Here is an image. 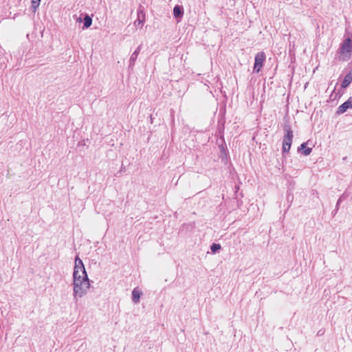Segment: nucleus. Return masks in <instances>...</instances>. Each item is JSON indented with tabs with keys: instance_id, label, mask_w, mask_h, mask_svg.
I'll return each instance as SVG.
<instances>
[{
	"instance_id": "nucleus-12",
	"label": "nucleus",
	"mask_w": 352,
	"mask_h": 352,
	"mask_svg": "<svg viewBox=\"0 0 352 352\" xmlns=\"http://www.w3.org/2000/svg\"><path fill=\"white\" fill-rule=\"evenodd\" d=\"M41 0H32V10L34 13H35L37 10L40 5Z\"/></svg>"
},
{
	"instance_id": "nucleus-16",
	"label": "nucleus",
	"mask_w": 352,
	"mask_h": 352,
	"mask_svg": "<svg viewBox=\"0 0 352 352\" xmlns=\"http://www.w3.org/2000/svg\"><path fill=\"white\" fill-rule=\"evenodd\" d=\"M138 23H142V21L139 20V21H138Z\"/></svg>"
},
{
	"instance_id": "nucleus-10",
	"label": "nucleus",
	"mask_w": 352,
	"mask_h": 352,
	"mask_svg": "<svg viewBox=\"0 0 352 352\" xmlns=\"http://www.w3.org/2000/svg\"><path fill=\"white\" fill-rule=\"evenodd\" d=\"M302 150V153L304 155L307 156L309 155L312 151L311 148H307V143L303 142L300 144V146L298 148V151Z\"/></svg>"
},
{
	"instance_id": "nucleus-4",
	"label": "nucleus",
	"mask_w": 352,
	"mask_h": 352,
	"mask_svg": "<svg viewBox=\"0 0 352 352\" xmlns=\"http://www.w3.org/2000/svg\"><path fill=\"white\" fill-rule=\"evenodd\" d=\"M265 60V54L263 52L257 53L254 58V65L253 71L255 73H258L263 67V63Z\"/></svg>"
},
{
	"instance_id": "nucleus-14",
	"label": "nucleus",
	"mask_w": 352,
	"mask_h": 352,
	"mask_svg": "<svg viewBox=\"0 0 352 352\" xmlns=\"http://www.w3.org/2000/svg\"><path fill=\"white\" fill-rule=\"evenodd\" d=\"M74 264H83L82 260L78 257V256H76Z\"/></svg>"
},
{
	"instance_id": "nucleus-5",
	"label": "nucleus",
	"mask_w": 352,
	"mask_h": 352,
	"mask_svg": "<svg viewBox=\"0 0 352 352\" xmlns=\"http://www.w3.org/2000/svg\"><path fill=\"white\" fill-rule=\"evenodd\" d=\"M349 109H352V97L342 103L337 109L336 113L340 115L346 112Z\"/></svg>"
},
{
	"instance_id": "nucleus-13",
	"label": "nucleus",
	"mask_w": 352,
	"mask_h": 352,
	"mask_svg": "<svg viewBox=\"0 0 352 352\" xmlns=\"http://www.w3.org/2000/svg\"><path fill=\"white\" fill-rule=\"evenodd\" d=\"M220 249H221V245L219 243H213L210 246V250L213 253L216 252L217 250H219Z\"/></svg>"
},
{
	"instance_id": "nucleus-2",
	"label": "nucleus",
	"mask_w": 352,
	"mask_h": 352,
	"mask_svg": "<svg viewBox=\"0 0 352 352\" xmlns=\"http://www.w3.org/2000/svg\"><path fill=\"white\" fill-rule=\"evenodd\" d=\"M285 134L283 140V153H288L290 150L293 139V131L289 124H285L283 127Z\"/></svg>"
},
{
	"instance_id": "nucleus-9",
	"label": "nucleus",
	"mask_w": 352,
	"mask_h": 352,
	"mask_svg": "<svg viewBox=\"0 0 352 352\" xmlns=\"http://www.w3.org/2000/svg\"><path fill=\"white\" fill-rule=\"evenodd\" d=\"M184 10L180 6H175L173 8V15L175 18H181L183 16Z\"/></svg>"
},
{
	"instance_id": "nucleus-6",
	"label": "nucleus",
	"mask_w": 352,
	"mask_h": 352,
	"mask_svg": "<svg viewBox=\"0 0 352 352\" xmlns=\"http://www.w3.org/2000/svg\"><path fill=\"white\" fill-rule=\"evenodd\" d=\"M142 45H140L136 50L133 52V53L131 54L130 59H129V67L130 69H132L133 67L135 65V61L138 58V56L142 50Z\"/></svg>"
},
{
	"instance_id": "nucleus-7",
	"label": "nucleus",
	"mask_w": 352,
	"mask_h": 352,
	"mask_svg": "<svg viewBox=\"0 0 352 352\" xmlns=\"http://www.w3.org/2000/svg\"><path fill=\"white\" fill-rule=\"evenodd\" d=\"M142 295V292L138 289V287H135L133 289L132 292V300L134 303L137 304L140 302V296Z\"/></svg>"
},
{
	"instance_id": "nucleus-15",
	"label": "nucleus",
	"mask_w": 352,
	"mask_h": 352,
	"mask_svg": "<svg viewBox=\"0 0 352 352\" xmlns=\"http://www.w3.org/2000/svg\"><path fill=\"white\" fill-rule=\"evenodd\" d=\"M340 201H341V199H338V202H337V204H336V208H338V206L340 205Z\"/></svg>"
},
{
	"instance_id": "nucleus-11",
	"label": "nucleus",
	"mask_w": 352,
	"mask_h": 352,
	"mask_svg": "<svg viewBox=\"0 0 352 352\" xmlns=\"http://www.w3.org/2000/svg\"><path fill=\"white\" fill-rule=\"evenodd\" d=\"M83 21H84L83 29L88 28L91 25L92 19L88 14L85 15Z\"/></svg>"
},
{
	"instance_id": "nucleus-8",
	"label": "nucleus",
	"mask_w": 352,
	"mask_h": 352,
	"mask_svg": "<svg viewBox=\"0 0 352 352\" xmlns=\"http://www.w3.org/2000/svg\"><path fill=\"white\" fill-rule=\"evenodd\" d=\"M351 82H352V69L344 76V78L342 82L341 87L342 88H346L350 85V83Z\"/></svg>"
},
{
	"instance_id": "nucleus-1",
	"label": "nucleus",
	"mask_w": 352,
	"mask_h": 352,
	"mask_svg": "<svg viewBox=\"0 0 352 352\" xmlns=\"http://www.w3.org/2000/svg\"><path fill=\"white\" fill-rule=\"evenodd\" d=\"M73 278L74 300L77 302L79 298L87 294L90 287L85 265H74Z\"/></svg>"
},
{
	"instance_id": "nucleus-3",
	"label": "nucleus",
	"mask_w": 352,
	"mask_h": 352,
	"mask_svg": "<svg viewBox=\"0 0 352 352\" xmlns=\"http://www.w3.org/2000/svg\"><path fill=\"white\" fill-rule=\"evenodd\" d=\"M351 38H347L340 44L339 49L340 58H342L343 60H349L351 56Z\"/></svg>"
}]
</instances>
